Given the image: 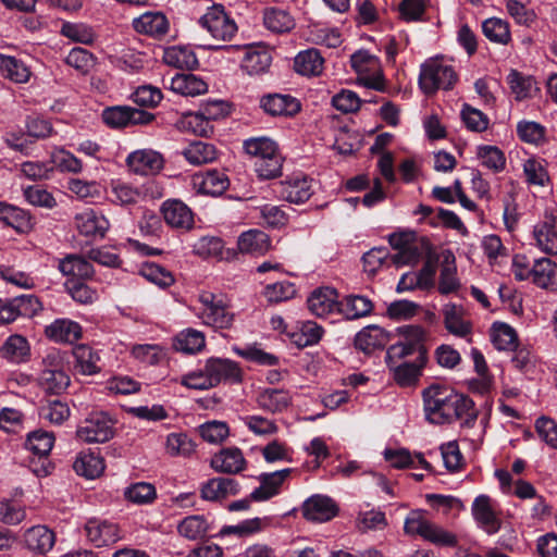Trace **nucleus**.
I'll list each match as a JSON object with an SVG mask.
<instances>
[{
    "instance_id": "7c9ffc66",
    "label": "nucleus",
    "mask_w": 557,
    "mask_h": 557,
    "mask_svg": "<svg viewBox=\"0 0 557 557\" xmlns=\"http://www.w3.org/2000/svg\"><path fill=\"white\" fill-rule=\"evenodd\" d=\"M323 67L324 59L315 48L300 51L294 59L295 71L304 76H319Z\"/></svg>"
},
{
    "instance_id": "4d7b16f0",
    "label": "nucleus",
    "mask_w": 557,
    "mask_h": 557,
    "mask_svg": "<svg viewBox=\"0 0 557 557\" xmlns=\"http://www.w3.org/2000/svg\"><path fill=\"white\" fill-rule=\"evenodd\" d=\"M283 157L281 153L255 161V171L262 180H273L282 174Z\"/></svg>"
},
{
    "instance_id": "13d9d810",
    "label": "nucleus",
    "mask_w": 557,
    "mask_h": 557,
    "mask_svg": "<svg viewBox=\"0 0 557 557\" xmlns=\"http://www.w3.org/2000/svg\"><path fill=\"white\" fill-rule=\"evenodd\" d=\"M177 530L184 537L197 540L206 535L208 524L202 516H189L182 520Z\"/></svg>"
},
{
    "instance_id": "4468645a",
    "label": "nucleus",
    "mask_w": 557,
    "mask_h": 557,
    "mask_svg": "<svg viewBox=\"0 0 557 557\" xmlns=\"http://www.w3.org/2000/svg\"><path fill=\"white\" fill-rule=\"evenodd\" d=\"M302 513L307 520L325 522L337 516L338 507L329 496L313 495L304 503Z\"/></svg>"
},
{
    "instance_id": "ea45409f",
    "label": "nucleus",
    "mask_w": 557,
    "mask_h": 557,
    "mask_svg": "<svg viewBox=\"0 0 557 557\" xmlns=\"http://www.w3.org/2000/svg\"><path fill=\"white\" fill-rule=\"evenodd\" d=\"M75 358V369L83 375H92L100 371L98 362L100 357L91 347L78 345L73 350Z\"/></svg>"
},
{
    "instance_id": "4be33fe9",
    "label": "nucleus",
    "mask_w": 557,
    "mask_h": 557,
    "mask_svg": "<svg viewBox=\"0 0 557 557\" xmlns=\"http://www.w3.org/2000/svg\"><path fill=\"white\" fill-rule=\"evenodd\" d=\"M75 226L84 236L104 237L109 221L94 209H86L75 215Z\"/></svg>"
},
{
    "instance_id": "c85d7f7f",
    "label": "nucleus",
    "mask_w": 557,
    "mask_h": 557,
    "mask_svg": "<svg viewBox=\"0 0 557 557\" xmlns=\"http://www.w3.org/2000/svg\"><path fill=\"white\" fill-rule=\"evenodd\" d=\"M26 546L36 553L47 554L55 543V534L46 525H35L24 533Z\"/></svg>"
},
{
    "instance_id": "69168bd1",
    "label": "nucleus",
    "mask_w": 557,
    "mask_h": 557,
    "mask_svg": "<svg viewBox=\"0 0 557 557\" xmlns=\"http://www.w3.org/2000/svg\"><path fill=\"white\" fill-rule=\"evenodd\" d=\"M269 302H281L293 298L296 295V288L288 281L277 282L265 286L263 292Z\"/></svg>"
},
{
    "instance_id": "a211bd4d",
    "label": "nucleus",
    "mask_w": 557,
    "mask_h": 557,
    "mask_svg": "<svg viewBox=\"0 0 557 557\" xmlns=\"http://www.w3.org/2000/svg\"><path fill=\"white\" fill-rule=\"evenodd\" d=\"M260 106L272 116H292L300 111V102L288 94H269L260 99Z\"/></svg>"
},
{
    "instance_id": "49530a36",
    "label": "nucleus",
    "mask_w": 557,
    "mask_h": 557,
    "mask_svg": "<svg viewBox=\"0 0 557 557\" xmlns=\"http://www.w3.org/2000/svg\"><path fill=\"white\" fill-rule=\"evenodd\" d=\"M38 384L47 393L60 394L70 385V376L62 370H41Z\"/></svg>"
},
{
    "instance_id": "79ce46f5",
    "label": "nucleus",
    "mask_w": 557,
    "mask_h": 557,
    "mask_svg": "<svg viewBox=\"0 0 557 557\" xmlns=\"http://www.w3.org/2000/svg\"><path fill=\"white\" fill-rule=\"evenodd\" d=\"M183 156L190 164L201 165L214 161L218 152L212 144L197 140L183 150Z\"/></svg>"
},
{
    "instance_id": "473e14b6",
    "label": "nucleus",
    "mask_w": 557,
    "mask_h": 557,
    "mask_svg": "<svg viewBox=\"0 0 557 557\" xmlns=\"http://www.w3.org/2000/svg\"><path fill=\"white\" fill-rule=\"evenodd\" d=\"M235 480L230 478H213L208 480L201 487V497L206 500L218 502L226 498L228 495L237 493Z\"/></svg>"
},
{
    "instance_id": "09e8293b",
    "label": "nucleus",
    "mask_w": 557,
    "mask_h": 557,
    "mask_svg": "<svg viewBox=\"0 0 557 557\" xmlns=\"http://www.w3.org/2000/svg\"><path fill=\"white\" fill-rule=\"evenodd\" d=\"M507 83L518 101L532 97V92L537 90L533 78L522 75L517 70L510 71L507 76Z\"/></svg>"
},
{
    "instance_id": "e2e57ef3",
    "label": "nucleus",
    "mask_w": 557,
    "mask_h": 557,
    "mask_svg": "<svg viewBox=\"0 0 557 557\" xmlns=\"http://www.w3.org/2000/svg\"><path fill=\"white\" fill-rule=\"evenodd\" d=\"M140 273L145 278L161 287H169L174 283L173 275L153 262L144 263Z\"/></svg>"
},
{
    "instance_id": "3c124183",
    "label": "nucleus",
    "mask_w": 557,
    "mask_h": 557,
    "mask_svg": "<svg viewBox=\"0 0 557 557\" xmlns=\"http://www.w3.org/2000/svg\"><path fill=\"white\" fill-rule=\"evenodd\" d=\"M245 151L256 158L267 159L269 156L280 153L278 147L275 141L268 137H253L244 141Z\"/></svg>"
},
{
    "instance_id": "423d86ee",
    "label": "nucleus",
    "mask_w": 557,
    "mask_h": 557,
    "mask_svg": "<svg viewBox=\"0 0 557 557\" xmlns=\"http://www.w3.org/2000/svg\"><path fill=\"white\" fill-rule=\"evenodd\" d=\"M113 422L103 412L90 414L81 422L76 436L85 443H104L113 437Z\"/></svg>"
},
{
    "instance_id": "ddd939ff",
    "label": "nucleus",
    "mask_w": 557,
    "mask_h": 557,
    "mask_svg": "<svg viewBox=\"0 0 557 557\" xmlns=\"http://www.w3.org/2000/svg\"><path fill=\"white\" fill-rule=\"evenodd\" d=\"M404 358H385V362L398 386L409 387L416 385L426 363H421L420 360L417 359L413 362H400Z\"/></svg>"
},
{
    "instance_id": "2eb2a0df",
    "label": "nucleus",
    "mask_w": 557,
    "mask_h": 557,
    "mask_svg": "<svg viewBox=\"0 0 557 557\" xmlns=\"http://www.w3.org/2000/svg\"><path fill=\"white\" fill-rule=\"evenodd\" d=\"M85 532L87 539L97 547L108 546L120 540L117 525L98 518H92L87 521Z\"/></svg>"
},
{
    "instance_id": "603ef678",
    "label": "nucleus",
    "mask_w": 557,
    "mask_h": 557,
    "mask_svg": "<svg viewBox=\"0 0 557 557\" xmlns=\"http://www.w3.org/2000/svg\"><path fill=\"white\" fill-rule=\"evenodd\" d=\"M206 345L205 335L202 332L187 329L186 331L181 332L175 339V348L176 350L186 352V354H196L200 351Z\"/></svg>"
},
{
    "instance_id": "8fccbe9b",
    "label": "nucleus",
    "mask_w": 557,
    "mask_h": 557,
    "mask_svg": "<svg viewBox=\"0 0 557 557\" xmlns=\"http://www.w3.org/2000/svg\"><path fill=\"white\" fill-rule=\"evenodd\" d=\"M9 309L12 311V322L16 320L17 317H33L39 310H41V302L34 295H21L11 300H9Z\"/></svg>"
},
{
    "instance_id": "20e7f679",
    "label": "nucleus",
    "mask_w": 557,
    "mask_h": 557,
    "mask_svg": "<svg viewBox=\"0 0 557 557\" xmlns=\"http://www.w3.org/2000/svg\"><path fill=\"white\" fill-rule=\"evenodd\" d=\"M199 301L202 308L198 317L203 324L214 330H227L233 325L235 315L221 297L211 292H202L199 294Z\"/></svg>"
},
{
    "instance_id": "7ed1b4c3",
    "label": "nucleus",
    "mask_w": 557,
    "mask_h": 557,
    "mask_svg": "<svg viewBox=\"0 0 557 557\" xmlns=\"http://www.w3.org/2000/svg\"><path fill=\"white\" fill-rule=\"evenodd\" d=\"M454 391L433 384L422 392L425 419L432 424L449 423Z\"/></svg>"
},
{
    "instance_id": "0eeeda50",
    "label": "nucleus",
    "mask_w": 557,
    "mask_h": 557,
    "mask_svg": "<svg viewBox=\"0 0 557 557\" xmlns=\"http://www.w3.org/2000/svg\"><path fill=\"white\" fill-rule=\"evenodd\" d=\"M101 116L103 122L113 128H123L129 125H146L154 119V115L150 112L126 106L106 108Z\"/></svg>"
},
{
    "instance_id": "2f4dec72",
    "label": "nucleus",
    "mask_w": 557,
    "mask_h": 557,
    "mask_svg": "<svg viewBox=\"0 0 557 557\" xmlns=\"http://www.w3.org/2000/svg\"><path fill=\"white\" fill-rule=\"evenodd\" d=\"M444 324L446 330L459 337H466L471 333L472 325L465 319V311L462 307L449 304L443 309Z\"/></svg>"
},
{
    "instance_id": "338daca9",
    "label": "nucleus",
    "mask_w": 557,
    "mask_h": 557,
    "mask_svg": "<svg viewBox=\"0 0 557 557\" xmlns=\"http://www.w3.org/2000/svg\"><path fill=\"white\" fill-rule=\"evenodd\" d=\"M423 539L438 546L456 547L458 545V539L454 533L433 522L430 523Z\"/></svg>"
},
{
    "instance_id": "58836bf2",
    "label": "nucleus",
    "mask_w": 557,
    "mask_h": 557,
    "mask_svg": "<svg viewBox=\"0 0 557 557\" xmlns=\"http://www.w3.org/2000/svg\"><path fill=\"white\" fill-rule=\"evenodd\" d=\"M73 468L78 475L95 479L103 472L104 461L99 454L83 451L74 461Z\"/></svg>"
},
{
    "instance_id": "0e129e2a",
    "label": "nucleus",
    "mask_w": 557,
    "mask_h": 557,
    "mask_svg": "<svg viewBox=\"0 0 557 557\" xmlns=\"http://www.w3.org/2000/svg\"><path fill=\"white\" fill-rule=\"evenodd\" d=\"M26 518L25 508L13 500L3 498L0 500V521L15 525Z\"/></svg>"
},
{
    "instance_id": "39448f33",
    "label": "nucleus",
    "mask_w": 557,
    "mask_h": 557,
    "mask_svg": "<svg viewBox=\"0 0 557 557\" xmlns=\"http://www.w3.org/2000/svg\"><path fill=\"white\" fill-rule=\"evenodd\" d=\"M200 25L218 41H230L237 33V24L222 4H213L201 16Z\"/></svg>"
},
{
    "instance_id": "f8f14e48",
    "label": "nucleus",
    "mask_w": 557,
    "mask_h": 557,
    "mask_svg": "<svg viewBox=\"0 0 557 557\" xmlns=\"http://www.w3.org/2000/svg\"><path fill=\"white\" fill-rule=\"evenodd\" d=\"M191 186L199 194L220 196L230 186V180L224 172L209 170L191 176Z\"/></svg>"
},
{
    "instance_id": "5fc2aeb1",
    "label": "nucleus",
    "mask_w": 557,
    "mask_h": 557,
    "mask_svg": "<svg viewBox=\"0 0 557 557\" xmlns=\"http://www.w3.org/2000/svg\"><path fill=\"white\" fill-rule=\"evenodd\" d=\"M54 444L52 432L36 430L27 435L26 447L38 456H47Z\"/></svg>"
},
{
    "instance_id": "f257e3e1",
    "label": "nucleus",
    "mask_w": 557,
    "mask_h": 557,
    "mask_svg": "<svg viewBox=\"0 0 557 557\" xmlns=\"http://www.w3.org/2000/svg\"><path fill=\"white\" fill-rule=\"evenodd\" d=\"M403 339L391 345L386 351V359L407 358L417 354V360L421 363L428 361V348L425 342L428 333L419 325H407L399 327Z\"/></svg>"
},
{
    "instance_id": "cd10ccee",
    "label": "nucleus",
    "mask_w": 557,
    "mask_h": 557,
    "mask_svg": "<svg viewBox=\"0 0 557 557\" xmlns=\"http://www.w3.org/2000/svg\"><path fill=\"white\" fill-rule=\"evenodd\" d=\"M256 403L267 412L281 413L292 405V396L284 389L265 388L258 393Z\"/></svg>"
},
{
    "instance_id": "37998d69",
    "label": "nucleus",
    "mask_w": 557,
    "mask_h": 557,
    "mask_svg": "<svg viewBox=\"0 0 557 557\" xmlns=\"http://www.w3.org/2000/svg\"><path fill=\"white\" fill-rule=\"evenodd\" d=\"M263 24L273 33H287L295 26L292 15L283 9L268 8L263 12Z\"/></svg>"
},
{
    "instance_id": "bf43d9fd",
    "label": "nucleus",
    "mask_w": 557,
    "mask_h": 557,
    "mask_svg": "<svg viewBox=\"0 0 557 557\" xmlns=\"http://www.w3.org/2000/svg\"><path fill=\"white\" fill-rule=\"evenodd\" d=\"M478 157L481 160L482 165L494 172H500L505 168V154L499 148L495 146L479 147Z\"/></svg>"
},
{
    "instance_id": "9b49d317",
    "label": "nucleus",
    "mask_w": 557,
    "mask_h": 557,
    "mask_svg": "<svg viewBox=\"0 0 557 557\" xmlns=\"http://www.w3.org/2000/svg\"><path fill=\"white\" fill-rule=\"evenodd\" d=\"M228 106L222 100L209 101L202 106L199 113L191 115L188 121L189 126L194 133L200 136H207L212 127L211 120H218L228 114Z\"/></svg>"
},
{
    "instance_id": "a19ab883",
    "label": "nucleus",
    "mask_w": 557,
    "mask_h": 557,
    "mask_svg": "<svg viewBox=\"0 0 557 557\" xmlns=\"http://www.w3.org/2000/svg\"><path fill=\"white\" fill-rule=\"evenodd\" d=\"M163 61L170 66L182 70H194L199 64L195 52L181 46H174L165 49Z\"/></svg>"
},
{
    "instance_id": "a18cd8bd",
    "label": "nucleus",
    "mask_w": 557,
    "mask_h": 557,
    "mask_svg": "<svg viewBox=\"0 0 557 557\" xmlns=\"http://www.w3.org/2000/svg\"><path fill=\"white\" fill-rule=\"evenodd\" d=\"M373 310L372 301L358 295H349L341 302V310L348 320L359 319L369 315Z\"/></svg>"
},
{
    "instance_id": "e433bc0d",
    "label": "nucleus",
    "mask_w": 557,
    "mask_h": 557,
    "mask_svg": "<svg viewBox=\"0 0 557 557\" xmlns=\"http://www.w3.org/2000/svg\"><path fill=\"white\" fill-rule=\"evenodd\" d=\"M59 270L67 276L75 280H86L92 277L95 271L92 264L78 255H69L59 263Z\"/></svg>"
},
{
    "instance_id": "4c0bfd02",
    "label": "nucleus",
    "mask_w": 557,
    "mask_h": 557,
    "mask_svg": "<svg viewBox=\"0 0 557 557\" xmlns=\"http://www.w3.org/2000/svg\"><path fill=\"white\" fill-rule=\"evenodd\" d=\"M0 73L4 78L16 84L27 83L30 77V71L22 60L2 53H0Z\"/></svg>"
},
{
    "instance_id": "aec40b11",
    "label": "nucleus",
    "mask_w": 557,
    "mask_h": 557,
    "mask_svg": "<svg viewBox=\"0 0 557 557\" xmlns=\"http://www.w3.org/2000/svg\"><path fill=\"white\" fill-rule=\"evenodd\" d=\"M533 234L544 252L557 255V213L546 212L543 221L534 226Z\"/></svg>"
},
{
    "instance_id": "393cba45",
    "label": "nucleus",
    "mask_w": 557,
    "mask_h": 557,
    "mask_svg": "<svg viewBox=\"0 0 557 557\" xmlns=\"http://www.w3.org/2000/svg\"><path fill=\"white\" fill-rule=\"evenodd\" d=\"M0 357L10 363L21 364L30 359V345L20 334L10 335L0 347Z\"/></svg>"
},
{
    "instance_id": "a878e982",
    "label": "nucleus",
    "mask_w": 557,
    "mask_h": 557,
    "mask_svg": "<svg viewBox=\"0 0 557 557\" xmlns=\"http://www.w3.org/2000/svg\"><path fill=\"white\" fill-rule=\"evenodd\" d=\"M164 221L175 228L189 230L194 225L191 210L180 200H168L162 206Z\"/></svg>"
},
{
    "instance_id": "052dcab7",
    "label": "nucleus",
    "mask_w": 557,
    "mask_h": 557,
    "mask_svg": "<svg viewBox=\"0 0 557 557\" xmlns=\"http://www.w3.org/2000/svg\"><path fill=\"white\" fill-rule=\"evenodd\" d=\"M65 288L71 297L79 304H92L98 298L97 292L81 280H67Z\"/></svg>"
},
{
    "instance_id": "680f3d73",
    "label": "nucleus",
    "mask_w": 557,
    "mask_h": 557,
    "mask_svg": "<svg viewBox=\"0 0 557 557\" xmlns=\"http://www.w3.org/2000/svg\"><path fill=\"white\" fill-rule=\"evenodd\" d=\"M166 450L171 456H190L195 450L193 441L185 433H171L166 438Z\"/></svg>"
},
{
    "instance_id": "72a5a7b5",
    "label": "nucleus",
    "mask_w": 557,
    "mask_h": 557,
    "mask_svg": "<svg viewBox=\"0 0 557 557\" xmlns=\"http://www.w3.org/2000/svg\"><path fill=\"white\" fill-rule=\"evenodd\" d=\"M531 278L541 288L557 286V264L549 258L533 260Z\"/></svg>"
},
{
    "instance_id": "774afa93",
    "label": "nucleus",
    "mask_w": 557,
    "mask_h": 557,
    "mask_svg": "<svg viewBox=\"0 0 557 557\" xmlns=\"http://www.w3.org/2000/svg\"><path fill=\"white\" fill-rule=\"evenodd\" d=\"M228 426L225 422L210 421L199 426L201 437L211 444H219L228 436Z\"/></svg>"
},
{
    "instance_id": "6e6552de",
    "label": "nucleus",
    "mask_w": 557,
    "mask_h": 557,
    "mask_svg": "<svg viewBox=\"0 0 557 557\" xmlns=\"http://www.w3.org/2000/svg\"><path fill=\"white\" fill-rule=\"evenodd\" d=\"M471 512L478 525L488 535L496 534L502 528V519L496 502L488 495H479L473 500Z\"/></svg>"
},
{
    "instance_id": "9d476101",
    "label": "nucleus",
    "mask_w": 557,
    "mask_h": 557,
    "mask_svg": "<svg viewBox=\"0 0 557 557\" xmlns=\"http://www.w3.org/2000/svg\"><path fill=\"white\" fill-rule=\"evenodd\" d=\"M129 170L139 175H154L164 166L162 154L152 149L133 151L126 159Z\"/></svg>"
},
{
    "instance_id": "bb28decb",
    "label": "nucleus",
    "mask_w": 557,
    "mask_h": 557,
    "mask_svg": "<svg viewBox=\"0 0 557 557\" xmlns=\"http://www.w3.org/2000/svg\"><path fill=\"white\" fill-rule=\"evenodd\" d=\"M45 335L57 343H74L82 337V326L70 319H57L45 329Z\"/></svg>"
},
{
    "instance_id": "6ab92c4d",
    "label": "nucleus",
    "mask_w": 557,
    "mask_h": 557,
    "mask_svg": "<svg viewBox=\"0 0 557 557\" xmlns=\"http://www.w3.org/2000/svg\"><path fill=\"white\" fill-rule=\"evenodd\" d=\"M280 195L288 202L302 203L313 194L311 180L296 174L280 183Z\"/></svg>"
},
{
    "instance_id": "5701e85b",
    "label": "nucleus",
    "mask_w": 557,
    "mask_h": 557,
    "mask_svg": "<svg viewBox=\"0 0 557 557\" xmlns=\"http://www.w3.org/2000/svg\"><path fill=\"white\" fill-rule=\"evenodd\" d=\"M133 27L137 33L161 39L169 32V21L161 12H146L134 18Z\"/></svg>"
},
{
    "instance_id": "c03bdc74",
    "label": "nucleus",
    "mask_w": 557,
    "mask_h": 557,
    "mask_svg": "<svg viewBox=\"0 0 557 557\" xmlns=\"http://www.w3.org/2000/svg\"><path fill=\"white\" fill-rule=\"evenodd\" d=\"M0 221L17 232H26L32 227L29 214L11 205H0Z\"/></svg>"
},
{
    "instance_id": "6e6d98bb",
    "label": "nucleus",
    "mask_w": 557,
    "mask_h": 557,
    "mask_svg": "<svg viewBox=\"0 0 557 557\" xmlns=\"http://www.w3.org/2000/svg\"><path fill=\"white\" fill-rule=\"evenodd\" d=\"M271 64V55L267 51H249L246 53L242 70L248 75H259L264 73Z\"/></svg>"
},
{
    "instance_id": "1a4fd4ad",
    "label": "nucleus",
    "mask_w": 557,
    "mask_h": 557,
    "mask_svg": "<svg viewBox=\"0 0 557 557\" xmlns=\"http://www.w3.org/2000/svg\"><path fill=\"white\" fill-rule=\"evenodd\" d=\"M207 372L213 387L220 383L239 384L243 381V372L238 363L222 358H210L206 361Z\"/></svg>"
},
{
    "instance_id": "f3484780",
    "label": "nucleus",
    "mask_w": 557,
    "mask_h": 557,
    "mask_svg": "<svg viewBox=\"0 0 557 557\" xmlns=\"http://www.w3.org/2000/svg\"><path fill=\"white\" fill-rule=\"evenodd\" d=\"M246 459L237 447L222 448L210 460L211 468L220 473L236 474L246 468Z\"/></svg>"
},
{
    "instance_id": "de8ad7c7",
    "label": "nucleus",
    "mask_w": 557,
    "mask_h": 557,
    "mask_svg": "<svg viewBox=\"0 0 557 557\" xmlns=\"http://www.w3.org/2000/svg\"><path fill=\"white\" fill-rule=\"evenodd\" d=\"M482 30L484 36L492 42L507 45L511 40V34L508 22L491 17L483 22Z\"/></svg>"
},
{
    "instance_id": "c756f323",
    "label": "nucleus",
    "mask_w": 557,
    "mask_h": 557,
    "mask_svg": "<svg viewBox=\"0 0 557 557\" xmlns=\"http://www.w3.org/2000/svg\"><path fill=\"white\" fill-rule=\"evenodd\" d=\"M478 411L474 408L473 400L466 395L454 392L449 423L461 420L462 426L471 428L474 425Z\"/></svg>"
},
{
    "instance_id": "412c9836",
    "label": "nucleus",
    "mask_w": 557,
    "mask_h": 557,
    "mask_svg": "<svg viewBox=\"0 0 557 557\" xmlns=\"http://www.w3.org/2000/svg\"><path fill=\"white\" fill-rule=\"evenodd\" d=\"M337 292L332 287H320L313 290L308 298V308L317 317L324 318L341 310Z\"/></svg>"
},
{
    "instance_id": "dca6fc26",
    "label": "nucleus",
    "mask_w": 557,
    "mask_h": 557,
    "mask_svg": "<svg viewBox=\"0 0 557 557\" xmlns=\"http://www.w3.org/2000/svg\"><path fill=\"white\" fill-rule=\"evenodd\" d=\"M290 473L292 469L289 468L270 473H261L258 476L260 486L252 491L250 499L264 502L274 497L280 493L282 484L289 478Z\"/></svg>"
},
{
    "instance_id": "f704fd0d",
    "label": "nucleus",
    "mask_w": 557,
    "mask_h": 557,
    "mask_svg": "<svg viewBox=\"0 0 557 557\" xmlns=\"http://www.w3.org/2000/svg\"><path fill=\"white\" fill-rule=\"evenodd\" d=\"M170 88L172 91L183 96H198L208 90L205 81L194 74H176L171 78Z\"/></svg>"
},
{
    "instance_id": "864d4df0",
    "label": "nucleus",
    "mask_w": 557,
    "mask_h": 557,
    "mask_svg": "<svg viewBox=\"0 0 557 557\" xmlns=\"http://www.w3.org/2000/svg\"><path fill=\"white\" fill-rule=\"evenodd\" d=\"M492 341L498 350H513L517 347V333L508 324L495 322L492 325Z\"/></svg>"
},
{
    "instance_id": "f03ea898",
    "label": "nucleus",
    "mask_w": 557,
    "mask_h": 557,
    "mask_svg": "<svg viewBox=\"0 0 557 557\" xmlns=\"http://www.w3.org/2000/svg\"><path fill=\"white\" fill-rule=\"evenodd\" d=\"M457 81L454 67L438 59H430L421 65L419 86L425 95H433L438 89L449 90Z\"/></svg>"
},
{
    "instance_id": "c9c22d12",
    "label": "nucleus",
    "mask_w": 557,
    "mask_h": 557,
    "mask_svg": "<svg viewBox=\"0 0 557 557\" xmlns=\"http://www.w3.org/2000/svg\"><path fill=\"white\" fill-rule=\"evenodd\" d=\"M237 247L243 253L263 255L270 248V238L262 231L249 230L238 237Z\"/></svg>"
},
{
    "instance_id": "b1692460",
    "label": "nucleus",
    "mask_w": 557,
    "mask_h": 557,
    "mask_svg": "<svg viewBox=\"0 0 557 557\" xmlns=\"http://www.w3.org/2000/svg\"><path fill=\"white\" fill-rule=\"evenodd\" d=\"M389 342V334L379 325H368L355 336V347L369 355L382 349Z\"/></svg>"
}]
</instances>
